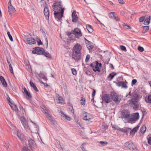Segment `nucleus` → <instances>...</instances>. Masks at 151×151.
Masks as SVG:
<instances>
[{
    "label": "nucleus",
    "instance_id": "338daca9",
    "mask_svg": "<svg viewBox=\"0 0 151 151\" xmlns=\"http://www.w3.org/2000/svg\"><path fill=\"white\" fill-rule=\"evenodd\" d=\"M116 19H115L116 21H119L120 20V19L117 16H116Z\"/></svg>",
    "mask_w": 151,
    "mask_h": 151
},
{
    "label": "nucleus",
    "instance_id": "a211bd4d",
    "mask_svg": "<svg viewBox=\"0 0 151 151\" xmlns=\"http://www.w3.org/2000/svg\"><path fill=\"white\" fill-rule=\"evenodd\" d=\"M121 115L122 117H123L124 118L128 119V120H129L130 114L126 111H124L122 112Z\"/></svg>",
    "mask_w": 151,
    "mask_h": 151
},
{
    "label": "nucleus",
    "instance_id": "f03ea898",
    "mask_svg": "<svg viewBox=\"0 0 151 151\" xmlns=\"http://www.w3.org/2000/svg\"><path fill=\"white\" fill-rule=\"evenodd\" d=\"M81 49L82 47L78 43L76 44L73 47L72 57L75 60L76 62L80 60L81 58Z\"/></svg>",
    "mask_w": 151,
    "mask_h": 151
},
{
    "label": "nucleus",
    "instance_id": "13d9d810",
    "mask_svg": "<svg viewBox=\"0 0 151 151\" xmlns=\"http://www.w3.org/2000/svg\"><path fill=\"white\" fill-rule=\"evenodd\" d=\"M147 140L148 144L150 145H151V137H149L148 138Z\"/></svg>",
    "mask_w": 151,
    "mask_h": 151
},
{
    "label": "nucleus",
    "instance_id": "2f4dec72",
    "mask_svg": "<svg viewBox=\"0 0 151 151\" xmlns=\"http://www.w3.org/2000/svg\"><path fill=\"white\" fill-rule=\"evenodd\" d=\"M10 105L11 106L12 109L14 111L16 112L18 111V108L17 106L15 104L14 105V106H12V105H10Z\"/></svg>",
    "mask_w": 151,
    "mask_h": 151
},
{
    "label": "nucleus",
    "instance_id": "0e129e2a",
    "mask_svg": "<svg viewBox=\"0 0 151 151\" xmlns=\"http://www.w3.org/2000/svg\"><path fill=\"white\" fill-rule=\"evenodd\" d=\"M23 90H24V93L25 94H26V93H27L28 92L27 90L25 88H24Z\"/></svg>",
    "mask_w": 151,
    "mask_h": 151
},
{
    "label": "nucleus",
    "instance_id": "ddd939ff",
    "mask_svg": "<svg viewBox=\"0 0 151 151\" xmlns=\"http://www.w3.org/2000/svg\"><path fill=\"white\" fill-rule=\"evenodd\" d=\"M44 14L47 20H48L49 17V10L48 7L45 6L44 9Z\"/></svg>",
    "mask_w": 151,
    "mask_h": 151
},
{
    "label": "nucleus",
    "instance_id": "b1692460",
    "mask_svg": "<svg viewBox=\"0 0 151 151\" xmlns=\"http://www.w3.org/2000/svg\"><path fill=\"white\" fill-rule=\"evenodd\" d=\"M146 129V127L144 125L141 128L140 130V132H139L140 134H140L141 135L144 134V133L145 132Z\"/></svg>",
    "mask_w": 151,
    "mask_h": 151
},
{
    "label": "nucleus",
    "instance_id": "6e6552de",
    "mask_svg": "<svg viewBox=\"0 0 151 151\" xmlns=\"http://www.w3.org/2000/svg\"><path fill=\"white\" fill-rule=\"evenodd\" d=\"M8 11L10 15L14 13L16 11L15 8L12 5L11 3V0H10L8 3Z\"/></svg>",
    "mask_w": 151,
    "mask_h": 151
},
{
    "label": "nucleus",
    "instance_id": "4be33fe9",
    "mask_svg": "<svg viewBox=\"0 0 151 151\" xmlns=\"http://www.w3.org/2000/svg\"><path fill=\"white\" fill-rule=\"evenodd\" d=\"M29 147L32 150L33 147V145L34 144V141L32 139H30L28 141Z\"/></svg>",
    "mask_w": 151,
    "mask_h": 151
},
{
    "label": "nucleus",
    "instance_id": "7ed1b4c3",
    "mask_svg": "<svg viewBox=\"0 0 151 151\" xmlns=\"http://www.w3.org/2000/svg\"><path fill=\"white\" fill-rule=\"evenodd\" d=\"M52 7L53 10L54 12V14L55 18L58 19L59 21H60L62 19L61 18L63 16L64 9L63 8L61 10H59L58 8H57V9H55L54 5L52 6Z\"/></svg>",
    "mask_w": 151,
    "mask_h": 151
},
{
    "label": "nucleus",
    "instance_id": "39448f33",
    "mask_svg": "<svg viewBox=\"0 0 151 151\" xmlns=\"http://www.w3.org/2000/svg\"><path fill=\"white\" fill-rule=\"evenodd\" d=\"M34 50L32 51V53L33 54H36L37 55H41L42 54L43 52L44 51V49L40 47H37L33 48Z\"/></svg>",
    "mask_w": 151,
    "mask_h": 151
},
{
    "label": "nucleus",
    "instance_id": "aec40b11",
    "mask_svg": "<svg viewBox=\"0 0 151 151\" xmlns=\"http://www.w3.org/2000/svg\"><path fill=\"white\" fill-rule=\"evenodd\" d=\"M139 127V126L137 125V127L131 130L130 132V135L132 136L134 135V133L137 131Z\"/></svg>",
    "mask_w": 151,
    "mask_h": 151
},
{
    "label": "nucleus",
    "instance_id": "f257e3e1",
    "mask_svg": "<svg viewBox=\"0 0 151 151\" xmlns=\"http://www.w3.org/2000/svg\"><path fill=\"white\" fill-rule=\"evenodd\" d=\"M102 101L105 103H108L113 101L116 103H119L120 100L117 94L114 92H111V94H105L102 97Z\"/></svg>",
    "mask_w": 151,
    "mask_h": 151
},
{
    "label": "nucleus",
    "instance_id": "37998d69",
    "mask_svg": "<svg viewBox=\"0 0 151 151\" xmlns=\"http://www.w3.org/2000/svg\"><path fill=\"white\" fill-rule=\"evenodd\" d=\"M114 77V75H113V74L111 73L109 74L108 76V78H110V81H111V80Z\"/></svg>",
    "mask_w": 151,
    "mask_h": 151
},
{
    "label": "nucleus",
    "instance_id": "a878e982",
    "mask_svg": "<svg viewBox=\"0 0 151 151\" xmlns=\"http://www.w3.org/2000/svg\"><path fill=\"white\" fill-rule=\"evenodd\" d=\"M60 112L62 114L63 117H64L65 119L67 120L70 121L71 120V118L68 115L65 114L62 111H60Z\"/></svg>",
    "mask_w": 151,
    "mask_h": 151
},
{
    "label": "nucleus",
    "instance_id": "20e7f679",
    "mask_svg": "<svg viewBox=\"0 0 151 151\" xmlns=\"http://www.w3.org/2000/svg\"><path fill=\"white\" fill-rule=\"evenodd\" d=\"M9 125H10L12 127L13 131V132L14 133H15L17 135V136L19 138V139L22 141L23 137V135L21 134L19 130H17V133H16V132L15 130L16 129V127L15 126H14V125L13 124H12L11 122H9Z\"/></svg>",
    "mask_w": 151,
    "mask_h": 151
},
{
    "label": "nucleus",
    "instance_id": "a19ab883",
    "mask_svg": "<svg viewBox=\"0 0 151 151\" xmlns=\"http://www.w3.org/2000/svg\"><path fill=\"white\" fill-rule=\"evenodd\" d=\"M99 143L103 146H105L108 144V143L104 141H100L99 142Z\"/></svg>",
    "mask_w": 151,
    "mask_h": 151
},
{
    "label": "nucleus",
    "instance_id": "e2e57ef3",
    "mask_svg": "<svg viewBox=\"0 0 151 151\" xmlns=\"http://www.w3.org/2000/svg\"><path fill=\"white\" fill-rule=\"evenodd\" d=\"M73 30L71 31V32H68L67 33V35L68 36H70L72 34H73L72 32Z\"/></svg>",
    "mask_w": 151,
    "mask_h": 151
},
{
    "label": "nucleus",
    "instance_id": "774afa93",
    "mask_svg": "<svg viewBox=\"0 0 151 151\" xmlns=\"http://www.w3.org/2000/svg\"><path fill=\"white\" fill-rule=\"evenodd\" d=\"M110 65H111V66H110V68L112 69H114V67L113 65L111 63H110Z\"/></svg>",
    "mask_w": 151,
    "mask_h": 151
},
{
    "label": "nucleus",
    "instance_id": "603ef678",
    "mask_svg": "<svg viewBox=\"0 0 151 151\" xmlns=\"http://www.w3.org/2000/svg\"><path fill=\"white\" fill-rule=\"evenodd\" d=\"M120 48L121 49V50L123 51H126V48L124 46H123V45L120 46Z\"/></svg>",
    "mask_w": 151,
    "mask_h": 151
},
{
    "label": "nucleus",
    "instance_id": "412c9836",
    "mask_svg": "<svg viewBox=\"0 0 151 151\" xmlns=\"http://www.w3.org/2000/svg\"><path fill=\"white\" fill-rule=\"evenodd\" d=\"M0 80L2 83V84L4 87H6L7 86V84L4 78L2 76L0 77Z\"/></svg>",
    "mask_w": 151,
    "mask_h": 151
},
{
    "label": "nucleus",
    "instance_id": "4468645a",
    "mask_svg": "<svg viewBox=\"0 0 151 151\" xmlns=\"http://www.w3.org/2000/svg\"><path fill=\"white\" fill-rule=\"evenodd\" d=\"M83 119L87 121H90L91 119V116L90 115L86 112H84Z\"/></svg>",
    "mask_w": 151,
    "mask_h": 151
},
{
    "label": "nucleus",
    "instance_id": "4c0bfd02",
    "mask_svg": "<svg viewBox=\"0 0 151 151\" xmlns=\"http://www.w3.org/2000/svg\"><path fill=\"white\" fill-rule=\"evenodd\" d=\"M7 35H8L10 40L11 41H13V38H12V36H11V35L10 34V32L9 31L8 32H7Z\"/></svg>",
    "mask_w": 151,
    "mask_h": 151
},
{
    "label": "nucleus",
    "instance_id": "ea45409f",
    "mask_svg": "<svg viewBox=\"0 0 151 151\" xmlns=\"http://www.w3.org/2000/svg\"><path fill=\"white\" fill-rule=\"evenodd\" d=\"M115 14V12H111L109 14V16L111 19L113 18V16Z\"/></svg>",
    "mask_w": 151,
    "mask_h": 151
},
{
    "label": "nucleus",
    "instance_id": "c85d7f7f",
    "mask_svg": "<svg viewBox=\"0 0 151 151\" xmlns=\"http://www.w3.org/2000/svg\"><path fill=\"white\" fill-rule=\"evenodd\" d=\"M41 110L43 113H44L46 116H48V111L46 109L45 107L44 108H42L41 107Z\"/></svg>",
    "mask_w": 151,
    "mask_h": 151
},
{
    "label": "nucleus",
    "instance_id": "f8f14e48",
    "mask_svg": "<svg viewBox=\"0 0 151 151\" xmlns=\"http://www.w3.org/2000/svg\"><path fill=\"white\" fill-rule=\"evenodd\" d=\"M54 5L55 9H57V8H58L59 10H61L62 9L64 8L63 7V5L61 4V2L60 1L56 2L53 4L52 6Z\"/></svg>",
    "mask_w": 151,
    "mask_h": 151
},
{
    "label": "nucleus",
    "instance_id": "680f3d73",
    "mask_svg": "<svg viewBox=\"0 0 151 151\" xmlns=\"http://www.w3.org/2000/svg\"><path fill=\"white\" fill-rule=\"evenodd\" d=\"M22 122V124H23V126H24V127H25L27 125V123L26 122L24 121H23V120H22L21 121Z\"/></svg>",
    "mask_w": 151,
    "mask_h": 151
},
{
    "label": "nucleus",
    "instance_id": "e433bc0d",
    "mask_svg": "<svg viewBox=\"0 0 151 151\" xmlns=\"http://www.w3.org/2000/svg\"><path fill=\"white\" fill-rule=\"evenodd\" d=\"M85 101L86 99H85L82 97L80 100L81 104L82 105H84L85 104Z\"/></svg>",
    "mask_w": 151,
    "mask_h": 151
},
{
    "label": "nucleus",
    "instance_id": "5fc2aeb1",
    "mask_svg": "<svg viewBox=\"0 0 151 151\" xmlns=\"http://www.w3.org/2000/svg\"><path fill=\"white\" fill-rule=\"evenodd\" d=\"M45 34L44 35V37H45V40L46 42V45H46V48H47V45H48V41H47V38L46 37V36H45L46 35H45V33L44 32H43Z\"/></svg>",
    "mask_w": 151,
    "mask_h": 151
},
{
    "label": "nucleus",
    "instance_id": "dca6fc26",
    "mask_svg": "<svg viewBox=\"0 0 151 151\" xmlns=\"http://www.w3.org/2000/svg\"><path fill=\"white\" fill-rule=\"evenodd\" d=\"M27 41L28 44L30 45L34 44L36 42L35 39L32 37L27 38Z\"/></svg>",
    "mask_w": 151,
    "mask_h": 151
},
{
    "label": "nucleus",
    "instance_id": "a18cd8bd",
    "mask_svg": "<svg viewBox=\"0 0 151 151\" xmlns=\"http://www.w3.org/2000/svg\"><path fill=\"white\" fill-rule=\"evenodd\" d=\"M138 50L139 51L141 52H143L144 50V48L140 46H139L138 47Z\"/></svg>",
    "mask_w": 151,
    "mask_h": 151
},
{
    "label": "nucleus",
    "instance_id": "79ce46f5",
    "mask_svg": "<svg viewBox=\"0 0 151 151\" xmlns=\"http://www.w3.org/2000/svg\"><path fill=\"white\" fill-rule=\"evenodd\" d=\"M48 119L51 122H53V120L52 119V117L49 114H48V116H46Z\"/></svg>",
    "mask_w": 151,
    "mask_h": 151
},
{
    "label": "nucleus",
    "instance_id": "052dcab7",
    "mask_svg": "<svg viewBox=\"0 0 151 151\" xmlns=\"http://www.w3.org/2000/svg\"><path fill=\"white\" fill-rule=\"evenodd\" d=\"M96 92V90H93V91L92 94V96L93 97H94V96L95 95Z\"/></svg>",
    "mask_w": 151,
    "mask_h": 151
},
{
    "label": "nucleus",
    "instance_id": "f3484780",
    "mask_svg": "<svg viewBox=\"0 0 151 151\" xmlns=\"http://www.w3.org/2000/svg\"><path fill=\"white\" fill-rule=\"evenodd\" d=\"M117 85L119 86H122V88H127V86L124 81H119L117 83Z\"/></svg>",
    "mask_w": 151,
    "mask_h": 151
},
{
    "label": "nucleus",
    "instance_id": "72a5a7b5",
    "mask_svg": "<svg viewBox=\"0 0 151 151\" xmlns=\"http://www.w3.org/2000/svg\"><path fill=\"white\" fill-rule=\"evenodd\" d=\"M146 101L148 103H151V96L149 95L148 97L145 98Z\"/></svg>",
    "mask_w": 151,
    "mask_h": 151
},
{
    "label": "nucleus",
    "instance_id": "864d4df0",
    "mask_svg": "<svg viewBox=\"0 0 151 151\" xmlns=\"http://www.w3.org/2000/svg\"><path fill=\"white\" fill-rule=\"evenodd\" d=\"M113 127H114L115 129L117 130H119V131L121 129V128L117 126H114Z\"/></svg>",
    "mask_w": 151,
    "mask_h": 151
},
{
    "label": "nucleus",
    "instance_id": "7c9ffc66",
    "mask_svg": "<svg viewBox=\"0 0 151 151\" xmlns=\"http://www.w3.org/2000/svg\"><path fill=\"white\" fill-rule=\"evenodd\" d=\"M149 26H145L143 27V30L142 31V33H145L147 32L149 29Z\"/></svg>",
    "mask_w": 151,
    "mask_h": 151
},
{
    "label": "nucleus",
    "instance_id": "69168bd1",
    "mask_svg": "<svg viewBox=\"0 0 151 151\" xmlns=\"http://www.w3.org/2000/svg\"><path fill=\"white\" fill-rule=\"evenodd\" d=\"M119 2L120 4H123L124 3L123 0H119Z\"/></svg>",
    "mask_w": 151,
    "mask_h": 151
},
{
    "label": "nucleus",
    "instance_id": "9d476101",
    "mask_svg": "<svg viewBox=\"0 0 151 151\" xmlns=\"http://www.w3.org/2000/svg\"><path fill=\"white\" fill-rule=\"evenodd\" d=\"M101 66L102 64L101 63H99L98 61H96V65H94V69H93V71L95 72L98 71L99 72H100V70L99 68H101Z\"/></svg>",
    "mask_w": 151,
    "mask_h": 151
},
{
    "label": "nucleus",
    "instance_id": "cd10ccee",
    "mask_svg": "<svg viewBox=\"0 0 151 151\" xmlns=\"http://www.w3.org/2000/svg\"><path fill=\"white\" fill-rule=\"evenodd\" d=\"M86 28L88 32L90 33H92L93 31L92 27L89 24L86 25Z\"/></svg>",
    "mask_w": 151,
    "mask_h": 151
},
{
    "label": "nucleus",
    "instance_id": "1a4fd4ad",
    "mask_svg": "<svg viewBox=\"0 0 151 151\" xmlns=\"http://www.w3.org/2000/svg\"><path fill=\"white\" fill-rule=\"evenodd\" d=\"M72 32L76 38H78L82 36L81 31L79 28H76L72 31Z\"/></svg>",
    "mask_w": 151,
    "mask_h": 151
},
{
    "label": "nucleus",
    "instance_id": "3c124183",
    "mask_svg": "<svg viewBox=\"0 0 151 151\" xmlns=\"http://www.w3.org/2000/svg\"><path fill=\"white\" fill-rule=\"evenodd\" d=\"M9 69L10 72L12 74H14L13 68H12V65H10V66H9Z\"/></svg>",
    "mask_w": 151,
    "mask_h": 151
},
{
    "label": "nucleus",
    "instance_id": "49530a36",
    "mask_svg": "<svg viewBox=\"0 0 151 151\" xmlns=\"http://www.w3.org/2000/svg\"><path fill=\"white\" fill-rule=\"evenodd\" d=\"M137 80L136 79H134L132 80V86L133 85H134L137 82Z\"/></svg>",
    "mask_w": 151,
    "mask_h": 151
},
{
    "label": "nucleus",
    "instance_id": "473e14b6",
    "mask_svg": "<svg viewBox=\"0 0 151 151\" xmlns=\"http://www.w3.org/2000/svg\"><path fill=\"white\" fill-rule=\"evenodd\" d=\"M130 129H131L129 128H127L125 129L121 128L120 131L124 133H127Z\"/></svg>",
    "mask_w": 151,
    "mask_h": 151
},
{
    "label": "nucleus",
    "instance_id": "6ab92c4d",
    "mask_svg": "<svg viewBox=\"0 0 151 151\" xmlns=\"http://www.w3.org/2000/svg\"><path fill=\"white\" fill-rule=\"evenodd\" d=\"M86 42V44L88 49L89 50L92 49L93 47L92 43L89 41H87Z\"/></svg>",
    "mask_w": 151,
    "mask_h": 151
},
{
    "label": "nucleus",
    "instance_id": "bf43d9fd",
    "mask_svg": "<svg viewBox=\"0 0 151 151\" xmlns=\"http://www.w3.org/2000/svg\"><path fill=\"white\" fill-rule=\"evenodd\" d=\"M42 43L40 40V39H39V41H37V45H38L39 46L40 45H42Z\"/></svg>",
    "mask_w": 151,
    "mask_h": 151
},
{
    "label": "nucleus",
    "instance_id": "8fccbe9b",
    "mask_svg": "<svg viewBox=\"0 0 151 151\" xmlns=\"http://www.w3.org/2000/svg\"><path fill=\"white\" fill-rule=\"evenodd\" d=\"M9 144L8 142L5 143L4 145V147H5L6 148H9Z\"/></svg>",
    "mask_w": 151,
    "mask_h": 151
},
{
    "label": "nucleus",
    "instance_id": "5701e85b",
    "mask_svg": "<svg viewBox=\"0 0 151 151\" xmlns=\"http://www.w3.org/2000/svg\"><path fill=\"white\" fill-rule=\"evenodd\" d=\"M137 101V100H132V101L131 102L132 104L134 106V108L135 109H137L139 108V105Z\"/></svg>",
    "mask_w": 151,
    "mask_h": 151
},
{
    "label": "nucleus",
    "instance_id": "de8ad7c7",
    "mask_svg": "<svg viewBox=\"0 0 151 151\" xmlns=\"http://www.w3.org/2000/svg\"><path fill=\"white\" fill-rule=\"evenodd\" d=\"M22 151H30L29 149L26 147H23L22 150Z\"/></svg>",
    "mask_w": 151,
    "mask_h": 151
},
{
    "label": "nucleus",
    "instance_id": "423d86ee",
    "mask_svg": "<svg viewBox=\"0 0 151 151\" xmlns=\"http://www.w3.org/2000/svg\"><path fill=\"white\" fill-rule=\"evenodd\" d=\"M125 147L131 150H134L136 147L135 145L131 141H129L125 143Z\"/></svg>",
    "mask_w": 151,
    "mask_h": 151
},
{
    "label": "nucleus",
    "instance_id": "9b49d317",
    "mask_svg": "<svg viewBox=\"0 0 151 151\" xmlns=\"http://www.w3.org/2000/svg\"><path fill=\"white\" fill-rule=\"evenodd\" d=\"M72 22H75L78 20V17L76 14V10H73L72 14Z\"/></svg>",
    "mask_w": 151,
    "mask_h": 151
},
{
    "label": "nucleus",
    "instance_id": "f704fd0d",
    "mask_svg": "<svg viewBox=\"0 0 151 151\" xmlns=\"http://www.w3.org/2000/svg\"><path fill=\"white\" fill-rule=\"evenodd\" d=\"M58 100L59 101H58V103L61 104H63V99L62 97L59 96L58 99Z\"/></svg>",
    "mask_w": 151,
    "mask_h": 151
},
{
    "label": "nucleus",
    "instance_id": "2eb2a0df",
    "mask_svg": "<svg viewBox=\"0 0 151 151\" xmlns=\"http://www.w3.org/2000/svg\"><path fill=\"white\" fill-rule=\"evenodd\" d=\"M131 97L135 100H138L139 99V95L136 91H134L132 93Z\"/></svg>",
    "mask_w": 151,
    "mask_h": 151
},
{
    "label": "nucleus",
    "instance_id": "09e8293b",
    "mask_svg": "<svg viewBox=\"0 0 151 151\" xmlns=\"http://www.w3.org/2000/svg\"><path fill=\"white\" fill-rule=\"evenodd\" d=\"M90 58V55H87L86 57L85 61L86 62L88 61Z\"/></svg>",
    "mask_w": 151,
    "mask_h": 151
},
{
    "label": "nucleus",
    "instance_id": "58836bf2",
    "mask_svg": "<svg viewBox=\"0 0 151 151\" xmlns=\"http://www.w3.org/2000/svg\"><path fill=\"white\" fill-rule=\"evenodd\" d=\"M86 143H83L81 147V148L83 151H88L84 147V145H86Z\"/></svg>",
    "mask_w": 151,
    "mask_h": 151
},
{
    "label": "nucleus",
    "instance_id": "c03bdc74",
    "mask_svg": "<svg viewBox=\"0 0 151 151\" xmlns=\"http://www.w3.org/2000/svg\"><path fill=\"white\" fill-rule=\"evenodd\" d=\"M72 72L73 74L74 75H76L77 74L76 71L74 68L71 69Z\"/></svg>",
    "mask_w": 151,
    "mask_h": 151
},
{
    "label": "nucleus",
    "instance_id": "393cba45",
    "mask_svg": "<svg viewBox=\"0 0 151 151\" xmlns=\"http://www.w3.org/2000/svg\"><path fill=\"white\" fill-rule=\"evenodd\" d=\"M151 19L150 16H148L146 18L145 20L144 23V24L145 25H148L150 23V20Z\"/></svg>",
    "mask_w": 151,
    "mask_h": 151
},
{
    "label": "nucleus",
    "instance_id": "c756f323",
    "mask_svg": "<svg viewBox=\"0 0 151 151\" xmlns=\"http://www.w3.org/2000/svg\"><path fill=\"white\" fill-rule=\"evenodd\" d=\"M42 55H44L45 56L49 58H51L52 56L48 52H45V50L43 51Z\"/></svg>",
    "mask_w": 151,
    "mask_h": 151
},
{
    "label": "nucleus",
    "instance_id": "6e6d98bb",
    "mask_svg": "<svg viewBox=\"0 0 151 151\" xmlns=\"http://www.w3.org/2000/svg\"><path fill=\"white\" fill-rule=\"evenodd\" d=\"M145 18L144 17H142L140 18L139 21L140 22H143L145 20Z\"/></svg>",
    "mask_w": 151,
    "mask_h": 151
},
{
    "label": "nucleus",
    "instance_id": "4d7b16f0",
    "mask_svg": "<svg viewBox=\"0 0 151 151\" xmlns=\"http://www.w3.org/2000/svg\"><path fill=\"white\" fill-rule=\"evenodd\" d=\"M124 24L123 25L124 26V27L126 28V29H130L131 28V27L130 26H129L128 25H126V24H125L124 23V24Z\"/></svg>",
    "mask_w": 151,
    "mask_h": 151
},
{
    "label": "nucleus",
    "instance_id": "bb28decb",
    "mask_svg": "<svg viewBox=\"0 0 151 151\" xmlns=\"http://www.w3.org/2000/svg\"><path fill=\"white\" fill-rule=\"evenodd\" d=\"M29 84L31 86L33 87L35 90L37 92H38L39 91L35 84L33 82L30 81V82Z\"/></svg>",
    "mask_w": 151,
    "mask_h": 151
},
{
    "label": "nucleus",
    "instance_id": "c9c22d12",
    "mask_svg": "<svg viewBox=\"0 0 151 151\" xmlns=\"http://www.w3.org/2000/svg\"><path fill=\"white\" fill-rule=\"evenodd\" d=\"M25 94L27 96V99H29L32 98V96L29 92H28Z\"/></svg>",
    "mask_w": 151,
    "mask_h": 151
},
{
    "label": "nucleus",
    "instance_id": "0eeeda50",
    "mask_svg": "<svg viewBox=\"0 0 151 151\" xmlns=\"http://www.w3.org/2000/svg\"><path fill=\"white\" fill-rule=\"evenodd\" d=\"M132 118H129L128 122L130 123L131 122L137 121L139 118V114L138 112L133 113L132 116Z\"/></svg>",
    "mask_w": 151,
    "mask_h": 151
}]
</instances>
